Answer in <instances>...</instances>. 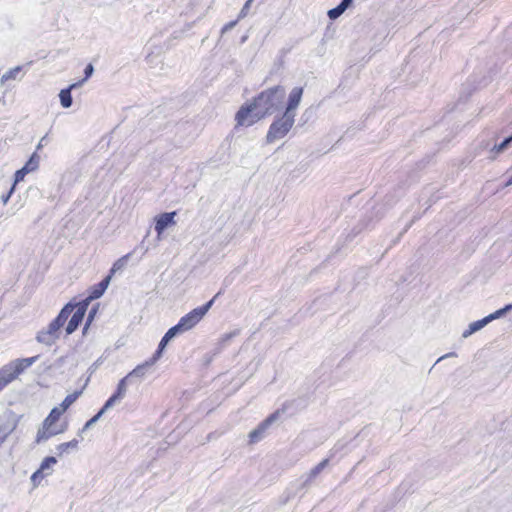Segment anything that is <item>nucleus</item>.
Wrapping results in <instances>:
<instances>
[{"instance_id": "1", "label": "nucleus", "mask_w": 512, "mask_h": 512, "mask_svg": "<svg viewBox=\"0 0 512 512\" xmlns=\"http://www.w3.org/2000/svg\"><path fill=\"white\" fill-rule=\"evenodd\" d=\"M286 95L284 86L276 85L260 92L252 101L245 102L236 112L238 126H251L279 111Z\"/></svg>"}, {"instance_id": "2", "label": "nucleus", "mask_w": 512, "mask_h": 512, "mask_svg": "<svg viewBox=\"0 0 512 512\" xmlns=\"http://www.w3.org/2000/svg\"><path fill=\"white\" fill-rule=\"evenodd\" d=\"M71 308L72 305L65 304L48 326L37 332L36 341L49 347L55 344L62 334V329L64 328L68 317L72 313Z\"/></svg>"}, {"instance_id": "3", "label": "nucleus", "mask_w": 512, "mask_h": 512, "mask_svg": "<svg viewBox=\"0 0 512 512\" xmlns=\"http://www.w3.org/2000/svg\"><path fill=\"white\" fill-rule=\"evenodd\" d=\"M294 123L295 115L283 112L281 115L276 116L269 126L266 135V143L271 144L276 140L284 138L289 133Z\"/></svg>"}, {"instance_id": "4", "label": "nucleus", "mask_w": 512, "mask_h": 512, "mask_svg": "<svg viewBox=\"0 0 512 512\" xmlns=\"http://www.w3.org/2000/svg\"><path fill=\"white\" fill-rule=\"evenodd\" d=\"M221 294L222 290L202 306L196 307L189 313L182 316L176 324V327L183 333L195 327L211 309L215 299Z\"/></svg>"}, {"instance_id": "5", "label": "nucleus", "mask_w": 512, "mask_h": 512, "mask_svg": "<svg viewBox=\"0 0 512 512\" xmlns=\"http://www.w3.org/2000/svg\"><path fill=\"white\" fill-rule=\"evenodd\" d=\"M281 410H276L273 413H271L267 418H265L263 421H261L255 429H253L248 437H249V443L255 444L262 440L267 430L270 428V426L275 423L278 418L280 417Z\"/></svg>"}, {"instance_id": "6", "label": "nucleus", "mask_w": 512, "mask_h": 512, "mask_svg": "<svg viewBox=\"0 0 512 512\" xmlns=\"http://www.w3.org/2000/svg\"><path fill=\"white\" fill-rule=\"evenodd\" d=\"M18 418L12 411L0 416V437L5 440L17 427Z\"/></svg>"}, {"instance_id": "7", "label": "nucleus", "mask_w": 512, "mask_h": 512, "mask_svg": "<svg viewBox=\"0 0 512 512\" xmlns=\"http://www.w3.org/2000/svg\"><path fill=\"white\" fill-rule=\"evenodd\" d=\"M177 211L163 212L155 216L154 229L158 235H161L165 230L176 224L175 216Z\"/></svg>"}, {"instance_id": "8", "label": "nucleus", "mask_w": 512, "mask_h": 512, "mask_svg": "<svg viewBox=\"0 0 512 512\" xmlns=\"http://www.w3.org/2000/svg\"><path fill=\"white\" fill-rule=\"evenodd\" d=\"M38 358L39 356L17 359L15 361H12L8 365H5V367L9 370V373H12V377L15 380L25 369L30 367Z\"/></svg>"}, {"instance_id": "9", "label": "nucleus", "mask_w": 512, "mask_h": 512, "mask_svg": "<svg viewBox=\"0 0 512 512\" xmlns=\"http://www.w3.org/2000/svg\"><path fill=\"white\" fill-rule=\"evenodd\" d=\"M304 89L302 87H294L291 92L289 93L288 100L285 106L284 112L295 115V110L299 106L302 96H303Z\"/></svg>"}, {"instance_id": "10", "label": "nucleus", "mask_w": 512, "mask_h": 512, "mask_svg": "<svg viewBox=\"0 0 512 512\" xmlns=\"http://www.w3.org/2000/svg\"><path fill=\"white\" fill-rule=\"evenodd\" d=\"M160 358H156V354H153L150 359L145 361L142 364L137 365L132 371H130L127 376L133 382L134 378L143 379L147 374L148 370L159 360Z\"/></svg>"}, {"instance_id": "11", "label": "nucleus", "mask_w": 512, "mask_h": 512, "mask_svg": "<svg viewBox=\"0 0 512 512\" xmlns=\"http://www.w3.org/2000/svg\"><path fill=\"white\" fill-rule=\"evenodd\" d=\"M182 333L183 332H181L176 327V325L169 328L167 330V332L164 334V336L161 338V340L158 344V347H157L156 351L154 352V354H156V358H161L163 355V352H164L166 346L169 344V342L172 341L175 337H177L178 335H180Z\"/></svg>"}, {"instance_id": "12", "label": "nucleus", "mask_w": 512, "mask_h": 512, "mask_svg": "<svg viewBox=\"0 0 512 512\" xmlns=\"http://www.w3.org/2000/svg\"><path fill=\"white\" fill-rule=\"evenodd\" d=\"M111 281V274L105 276L99 283L91 286L87 292L89 296V300L99 299L108 288Z\"/></svg>"}, {"instance_id": "13", "label": "nucleus", "mask_w": 512, "mask_h": 512, "mask_svg": "<svg viewBox=\"0 0 512 512\" xmlns=\"http://www.w3.org/2000/svg\"><path fill=\"white\" fill-rule=\"evenodd\" d=\"M65 432V428L56 429L53 427H46L44 426V423L42 424V428L38 430L37 436H36V442H44L47 441L49 438L56 436L58 434H61Z\"/></svg>"}, {"instance_id": "14", "label": "nucleus", "mask_w": 512, "mask_h": 512, "mask_svg": "<svg viewBox=\"0 0 512 512\" xmlns=\"http://www.w3.org/2000/svg\"><path fill=\"white\" fill-rule=\"evenodd\" d=\"M70 315L71 318L65 327L66 335L73 334L79 328L85 317V315L81 314L80 311H73Z\"/></svg>"}, {"instance_id": "15", "label": "nucleus", "mask_w": 512, "mask_h": 512, "mask_svg": "<svg viewBox=\"0 0 512 512\" xmlns=\"http://www.w3.org/2000/svg\"><path fill=\"white\" fill-rule=\"evenodd\" d=\"M329 459H323L315 467H313L306 476V479L302 483V487L306 488L309 484L325 469L328 465Z\"/></svg>"}, {"instance_id": "16", "label": "nucleus", "mask_w": 512, "mask_h": 512, "mask_svg": "<svg viewBox=\"0 0 512 512\" xmlns=\"http://www.w3.org/2000/svg\"><path fill=\"white\" fill-rule=\"evenodd\" d=\"M488 324H489V322H488L486 316L480 320L474 321L469 324L468 328L463 332L462 337L468 338L469 336L476 333L477 331H480L482 328H484Z\"/></svg>"}, {"instance_id": "17", "label": "nucleus", "mask_w": 512, "mask_h": 512, "mask_svg": "<svg viewBox=\"0 0 512 512\" xmlns=\"http://www.w3.org/2000/svg\"><path fill=\"white\" fill-rule=\"evenodd\" d=\"M63 413L64 412L59 407H53L43 421L44 426L52 427L60 419Z\"/></svg>"}, {"instance_id": "18", "label": "nucleus", "mask_w": 512, "mask_h": 512, "mask_svg": "<svg viewBox=\"0 0 512 512\" xmlns=\"http://www.w3.org/2000/svg\"><path fill=\"white\" fill-rule=\"evenodd\" d=\"M82 394V390H76L71 394H68L64 400L61 402L59 408L65 412Z\"/></svg>"}, {"instance_id": "19", "label": "nucleus", "mask_w": 512, "mask_h": 512, "mask_svg": "<svg viewBox=\"0 0 512 512\" xmlns=\"http://www.w3.org/2000/svg\"><path fill=\"white\" fill-rule=\"evenodd\" d=\"M40 162V156L38 155L37 151L33 152L29 159L24 164L25 170H27L29 173L34 172L38 169Z\"/></svg>"}, {"instance_id": "20", "label": "nucleus", "mask_w": 512, "mask_h": 512, "mask_svg": "<svg viewBox=\"0 0 512 512\" xmlns=\"http://www.w3.org/2000/svg\"><path fill=\"white\" fill-rule=\"evenodd\" d=\"M60 104L63 108H70L73 103L71 90L64 88L59 93Z\"/></svg>"}, {"instance_id": "21", "label": "nucleus", "mask_w": 512, "mask_h": 512, "mask_svg": "<svg viewBox=\"0 0 512 512\" xmlns=\"http://www.w3.org/2000/svg\"><path fill=\"white\" fill-rule=\"evenodd\" d=\"M91 301L92 300H89V296L87 295V297L85 299H83L79 302L70 301L67 304L72 305V308H71L72 312L80 311L81 314L85 315Z\"/></svg>"}, {"instance_id": "22", "label": "nucleus", "mask_w": 512, "mask_h": 512, "mask_svg": "<svg viewBox=\"0 0 512 512\" xmlns=\"http://www.w3.org/2000/svg\"><path fill=\"white\" fill-rule=\"evenodd\" d=\"M129 383H132V381L126 375L125 377H123L122 379L119 380V382L117 384V388L113 394L118 396L119 398L123 399L126 394L127 386Z\"/></svg>"}, {"instance_id": "23", "label": "nucleus", "mask_w": 512, "mask_h": 512, "mask_svg": "<svg viewBox=\"0 0 512 512\" xmlns=\"http://www.w3.org/2000/svg\"><path fill=\"white\" fill-rule=\"evenodd\" d=\"M512 143V134L505 137L502 142H500L499 144H495L493 146V148L491 149V152L492 153H495L496 155L497 154H501L503 153L504 151H506L509 146L511 145Z\"/></svg>"}, {"instance_id": "24", "label": "nucleus", "mask_w": 512, "mask_h": 512, "mask_svg": "<svg viewBox=\"0 0 512 512\" xmlns=\"http://www.w3.org/2000/svg\"><path fill=\"white\" fill-rule=\"evenodd\" d=\"M56 463H57L56 457L47 456L42 460L38 470L41 471L43 474H45V476L49 475L50 472H48V470H50L52 468V466L55 465Z\"/></svg>"}, {"instance_id": "25", "label": "nucleus", "mask_w": 512, "mask_h": 512, "mask_svg": "<svg viewBox=\"0 0 512 512\" xmlns=\"http://www.w3.org/2000/svg\"><path fill=\"white\" fill-rule=\"evenodd\" d=\"M13 380L14 378L12 377V373H9V370L3 366L0 369V391L3 390Z\"/></svg>"}, {"instance_id": "26", "label": "nucleus", "mask_w": 512, "mask_h": 512, "mask_svg": "<svg viewBox=\"0 0 512 512\" xmlns=\"http://www.w3.org/2000/svg\"><path fill=\"white\" fill-rule=\"evenodd\" d=\"M348 8L342 3H339L336 7L328 10L327 15L330 20L334 21L338 19Z\"/></svg>"}, {"instance_id": "27", "label": "nucleus", "mask_w": 512, "mask_h": 512, "mask_svg": "<svg viewBox=\"0 0 512 512\" xmlns=\"http://www.w3.org/2000/svg\"><path fill=\"white\" fill-rule=\"evenodd\" d=\"M78 440L77 439H73L69 442H65V443H61L59 444L57 447H56V450L58 452V454L61 456L63 455L64 453L68 452L69 449H76L77 446H78Z\"/></svg>"}, {"instance_id": "28", "label": "nucleus", "mask_w": 512, "mask_h": 512, "mask_svg": "<svg viewBox=\"0 0 512 512\" xmlns=\"http://www.w3.org/2000/svg\"><path fill=\"white\" fill-rule=\"evenodd\" d=\"M98 307H99V304H96V305L92 306L91 309L89 310L88 316L86 318V322H85V325H84L83 331H82L84 335L87 333L89 326L93 322V320L98 312Z\"/></svg>"}, {"instance_id": "29", "label": "nucleus", "mask_w": 512, "mask_h": 512, "mask_svg": "<svg viewBox=\"0 0 512 512\" xmlns=\"http://www.w3.org/2000/svg\"><path fill=\"white\" fill-rule=\"evenodd\" d=\"M122 400L121 398H119L118 396L112 394L107 400L106 402L104 403V405L102 406V408L99 410V412L104 415L107 410H109L110 408H112L114 406V404L118 401Z\"/></svg>"}, {"instance_id": "30", "label": "nucleus", "mask_w": 512, "mask_h": 512, "mask_svg": "<svg viewBox=\"0 0 512 512\" xmlns=\"http://www.w3.org/2000/svg\"><path fill=\"white\" fill-rule=\"evenodd\" d=\"M21 70H22V66H16V67L10 69L9 71H7L6 73L3 74L2 79H1L2 82L10 80V79H16L17 75L21 72Z\"/></svg>"}, {"instance_id": "31", "label": "nucleus", "mask_w": 512, "mask_h": 512, "mask_svg": "<svg viewBox=\"0 0 512 512\" xmlns=\"http://www.w3.org/2000/svg\"><path fill=\"white\" fill-rule=\"evenodd\" d=\"M103 415L98 411L92 418H90L83 426V428L80 430L79 435L86 430L90 429L94 424L97 423V421L102 417Z\"/></svg>"}, {"instance_id": "32", "label": "nucleus", "mask_w": 512, "mask_h": 512, "mask_svg": "<svg viewBox=\"0 0 512 512\" xmlns=\"http://www.w3.org/2000/svg\"><path fill=\"white\" fill-rule=\"evenodd\" d=\"M129 255H125L122 258L118 259L112 266L110 273L111 276L117 271L124 267L126 260L128 259Z\"/></svg>"}, {"instance_id": "33", "label": "nucleus", "mask_w": 512, "mask_h": 512, "mask_svg": "<svg viewBox=\"0 0 512 512\" xmlns=\"http://www.w3.org/2000/svg\"><path fill=\"white\" fill-rule=\"evenodd\" d=\"M29 172L27 170H25L24 167L20 168L19 170H17L14 174V182L13 184H15V186L21 182L24 177L28 174Z\"/></svg>"}, {"instance_id": "34", "label": "nucleus", "mask_w": 512, "mask_h": 512, "mask_svg": "<svg viewBox=\"0 0 512 512\" xmlns=\"http://www.w3.org/2000/svg\"><path fill=\"white\" fill-rule=\"evenodd\" d=\"M103 362H104V357H102V356L99 357L95 362H93L87 370V372L89 373V376L94 374L97 371V369L102 365Z\"/></svg>"}, {"instance_id": "35", "label": "nucleus", "mask_w": 512, "mask_h": 512, "mask_svg": "<svg viewBox=\"0 0 512 512\" xmlns=\"http://www.w3.org/2000/svg\"><path fill=\"white\" fill-rule=\"evenodd\" d=\"M505 316V313L502 308L494 311L493 313H490L486 316L488 322H492L493 320L500 319L501 317Z\"/></svg>"}, {"instance_id": "36", "label": "nucleus", "mask_w": 512, "mask_h": 512, "mask_svg": "<svg viewBox=\"0 0 512 512\" xmlns=\"http://www.w3.org/2000/svg\"><path fill=\"white\" fill-rule=\"evenodd\" d=\"M45 477V474H43L38 469L32 474L31 476V482L34 486H37L40 484V481Z\"/></svg>"}, {"instance_id": "37", "label": "nucleus", "mask_w": 512, "mask_h": 512, "mask_svg": "<svg viewBox=\"0 0 512 512\" xmlns=\"http://www.w3.org/2000/svg\"><path fill=\"white\" fill-rule=\"evenodd\" d=\"M95 69L92 63H89L84 68V79L87 81L94 73Z\"/></svg>"}, {"instance_id": "38", "label": "nucleus", "mask_w": 512, "mask_h": 512, "mask_svg": "<svg viewBox=\"0 0 512 512\" xmlns=\"http://www.w3.org/2000/svg\"><path fill=\"white\" fill-rule=\"evenodd\" d=\"M239 334V330H234L232 332H229V333H226L222 336L221 338V343H227L228 341H230L232 338H234L235 336H237Z\"/></svg>"}, {"instance_id": "39", "label": "nucleus", "mask_w": 512, "mask_h": 512, "mask_svg": "<svg viewBox=\"0 0 512 512\" xmlns=\"http://www.w3.org/2000/svg\"><path fill=\"white\" fill-rule=\"evenodd\" d=\"M239 19L237 20H233V21H230L228 22L227 24H225L222 29H221V34H225L227 33L228 31L232 30L236 25H237V22H238Z\"/></svg>"}, {"instance_id": "40", "label": "nucleus", "mask_w": 512, "mask_h": 512, "mask_svg": "<svg viewBox=\"0 0 512 512\" xmlns=\"http://www.w3.org/2000/svg\"><path fill=\"white\" fill-rule=\"evenodd\" d=\"M14 191H15V184H12L9 191L6 194H3L1 196V200H2L3 204L8 203V201H9L10 197L12 196V194L14 193Z\"/></svg>"}, {"instance_id": "41", "label": "nucleus", "mask_w": 512, "mask_h": 512, "mask_svg": "<svg viewBox=\"0 0 512 512\" xmlns=\"http://www.w3.org/2000/svg\"><path fill=\"white\" fill-rule=\"evenodd\" d=\"M250 5H251V3H248V1L245 2V4L243 5V7L238 15V19H242V18L246 17V15L248 14Z\"/></svg>"}, {"instance_id": "42", "label": "nucleus", "mask_w": 512, "mask_h": 512, "mask_svg": "<svg viewBox=\"0 0 512 512\" xmlns=\"http://www.w3.org/2000/svg\"><path fill=\"white\" fill-rule=\"evenodd\" d=\"M85 82H86V80L84 78H82L79 81L70 84L67 88L72 91L73 89L81 87Z\"/></svg>"}, {"instance_id": "43", "label": "nucleus", "mask_w": 512, "mask_h": 512, "mask_svg": "<svg viewBox=\"0 0 512 512\" xmlns=\"http://www.w3.org/2000/svg\"><path fill=\"white\" fill-rule=\"evenodd\" d=\"M455 356H456V353H455V352H449V353H447V354H445V355L441 356L440 358H438L435 364L439 363L440 361H442V360H443V359H445V358L455 357Z\"/></svg>"}, {"instance_id": "44", "label": "nucleus", "mask_w": 512, "mask_h": 512, "mask_svg": "<svg viewBox=\"0 0 512 512\" xmlns=\"http://www.w3.org/2000/svg\"><path fill=\"white\" fill-rule=\"evenodd\" d=\"M353 1L354 0H341L340 3L349 8L353 4Z\"/></svg>"}, {"instance_id": "45", "label": "nucleus", "mask_w": 512, "mask_h": 512, "mask_svg": "<svg viewBox=\"0 0 512 512\" xmlns=\"http://www.w3.org/2000/svg\"><path fill=\"white\" fill-rule=\"evenodd\" d=\"M505 315L512 310V304H506L504 307H502Z\"/></svg>"}, {"instance_id": "46", "label": "nucleus", "mask_w": 512, "mask_h": 512, "mask_svg": "<svg viewBox=\"0 0 512 512\" xmlns=\"http://www.w3.org/2000/svg\"><path fill=\"white\" fill-rule=\"evenodd\" d=\"M512 185V175L507 179V181L505 182V187H508V186H511Z\"/></svg>"}, {"instance_id": "47", "label": "nucleus", "mask_w": 512, "mask_h": 512, "mask_svg": "<svg viewBox=\"0 0 512 512\" xmlns=\"http://www.w3.org/2000/svg\"><path fill=\"white\" fill-rule=\"evenodd\" d=\"M46 136L42 137L39 144L37 145V150H39L43 146V141H45Z\"/></svg>"}, {"instance_id": "48", "label": "nucleus", "mask_w": 512, "mask_h": 512, "mask_svg": "<svg viewBox=\"0 0 512 512\" xmlns=\"http://www.w3.org/2000/svg\"><path fill=\"white\" fill-rule=\"evenodd\" d=\"M309 113H310V111H309V110H306V111L302 114L301 119H303V118H304L305 116H307Z\"/></svg>"}, {"instance_id": "49", "label": "nucleus", "mask_w": 512, "mask_h": 512, "mask_svg": "<svg viewBox=\"0 0 512 512\" xmlns=\"http://www.w3.org/2000/svg\"><path fill=\"white\" fill-rule=\"evenodd\" d=\"M61 428H65V430L67 429V423H65L64 425H61Z\"/></svg>"}, {"instance_id": "50", "label": "nucleus", "mask_w": 512, "mask_h": 512, "mask_svg": "<svg viewBox=\"0 0 512 512\" xmlns=\"http://www.w3.org/2000/svg\"><path fill=\"white\" fill-rule=\"evenodd\" d=\"M407 229H408V227H407V228H405V229H404V231H403L402 233H400L399 237H400L404 232H407Z\"/></svg>"}]
</instances>
